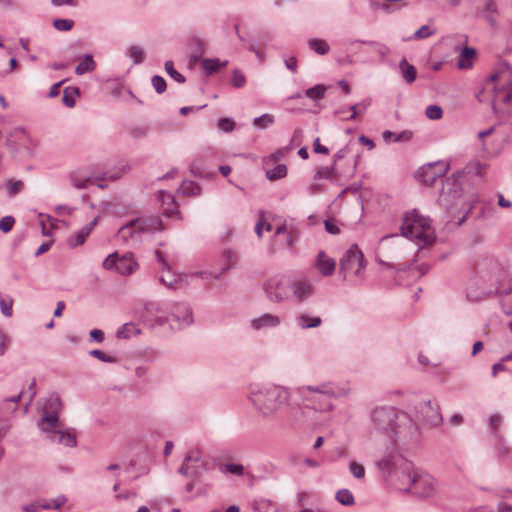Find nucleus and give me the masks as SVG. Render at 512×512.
I'll use <instances>...</instances> for the list:
<instances>
[{"mask_svg": "<svg viewBox=\"0 0 512 512\" xmlns=\"http://www.w3.org/2000/svg\"><path fill=\"white\" fill-rule=\"evenodd\" d=\"M415 414L414 422L436 427L442 424L443 417L439 405L432 400L421 401L417 403L412 410Z\"/></svg>", "mask_w": 512, "mask_h": 512, "instance_id": "9d476101", "label": "nucleus"}, {"mask_svg": "<svg viewBox=\"0 0 512 512\" xmlns=\"http://www.w3.org/2000/svg\"><path fill=\"white\" fill-rule=\"evenodd\" d=\"M400 230L402 236L416 241L418 245H428L435 240L430 219L416 209L404 214Z\"/></svg>", "mask_w": 512, "mask_h": 512, "instance_id": "39448f33", "label": "nucleus"}, {"mask_svg": "<svg viewBox=\"0 0 512 512\" xmlns=\"http://www.w3.org/2000/svg\"><path fill=\"white\" fill-rule=\"evenodd\" d=\"M223 468L225 473H230L237 476L244 475V466L241 464L227 463Z\"/></svg>", "mask_w": 512, "mask_h": 512, "instance_id": "8fccbe9b", "label": "nucleus"}, {"mask_svg": "<svg viewBox=\"0 0 512 512\" xmlns=\"http://www.w3.org/2000/svg\"><path fill=\"white\" fill-rule=\"evenodd\" d=\"M126 55L133 59L134 64H140L145 58V51L138 45H132L127 49Z\"/></svg>", "mask_w": 512, "mask_h": 512, "instance_id": "f704fd0d", "label": "nucleus"}, {"mask_svg": "<svg viewBox=\"0 0 512 512\" xmlns=\"http://www.w3.org/2000/svg\"><path fill=\"white\" fill-rule=\"evenodd\" d=\"M169 315L158 316L156 322L163 326L169 324L172 330H182L193 324V312L189 304L185 302H175L169 308Z\"/></svg>", "mask_w": 512, "mask_h": 512, "instance_id": "0eeeda50", "label": "nucleus"}, {"mask_svg": "<svg viewBox=\"0 0 512 512\" xmlns=\"http://www.w3.org/2000/svg\"><path fill=\"white\" fill-rule=\"evenodd\" d=\"M383 139L387 142L390 139L393 140V142H408L411 140L413 134L409 130H404L400 133H394L392 131L386 130L383 132Z\"/></svg>", "mask_w": 512, "mask_h": 512, "instance_id": "c85d7f7f", "label": "nucleus"}, {"mask_svg": "<svg viewBox=\"0 0 512 512\" xmlns=\"http://www.w3.org/2000/svg\"><path fill=\"white\" fill-rule=\"evenodd\" d=\"M231 82L235 88H242L246 84V78L241 71L235 69L232 73Z\"/></svg>", "mask_w": 512, "mask_h": 512, "instance_id": "09e8293b", "label": "nucleus"}, {"mask_svg": "<svg viewBox=\"0 0 512 512\" xmlns=\"http://www.w3.org/2000/svg\"><path fill=\"white\" fill-rule=\"evenodd\" d=\"M376 466L379 470H381L384 474H390L393 466L392 457L387 456L376 462Z\"/></svg>", "mask_w": 512, "mask_h": 512, "instance_id": "a18cd8bd", "label": "nucleus"}, {"mask_svg": "<svg viewBox=\"0 0 512 512\" xmlns=\"http://www.w3.org/2000/svg\"><path fill=\"white\" fill-rule=\"evenodd\" d=\"M290 280L289 279H281L279 281H269L265 284V291L267 297L272 302H282L291 297L290 291Z\"/></svg>", "mask_w": 512, "mask_h": 512, "instance_id": "ddd939ff", "label": "nucleus"}, {"mask_svg": "<svg viewBox=\"0 0 512 512\" xmlns=\"http://www.w3.org/2000/svg\"><path fill=\"white\" fill-rule=\"evenodd\" d=\"M11 344L10 337L0 329V357L4 356Z\"/></svg>", "mask_w": 512, "mask_h": 512, "instance_id": "3c124183", "label": "nucleus"}, {"mask_svg": "<svg viewBox=\"0 0 512 512\" xmlns=\"http://www.w3.org/2000/svg\"><path fill=\"white\" fill-rule=\"evenodd\" d=\"M140 234L141 233L138 232L136 223H133V220H131L118 230L116 238L123 244H130L131 242L137 243Z\"/></svg>", "mask_w": 512, "mask_h": 512, "instance_id": "2eb2a0df", "label": "nucleus"}, {"mask_svg": "<svg viewBox=\"0 0 512 512\" xmlns=\"http://www.w3.org/2000/svg\"><path fill=\"white\" fill-rule=\"evenodd\" d=\"M336 500L344 506H353L355 504V498L348 489H340L336 492Z\"/></svg>", "mask_w": 512, "mask_h": 512, "instance_id": "72a5a7b5", "label": "nucleus"}, {"mask_svg": "<svg viewBox=\"0 0 512 512\" xmlns=\"http://www.w3.org/2000/svg\"><path fill=\"white\" fill-rule=\"evenodd\" d=\"M290 289L291 296L299 303L306 301L315 293L314 285L306 277L290 280Z\"/></svg>", "mask_w": 512, "mask_h": 512, "instance_id": "4468645a", "label": "nucleus"}, {"mask_svg": "<svg viewBox=\"0 0 512 512\" xmlns=\"http://www.w3.org/2000/svg\"><path fill=\"white\" fill-rule=\"evenodd\" d=\"M152 86L154 87L155 91L158 93V94H162L163 92H165L166 90V81L164 80L163 77L159 76V75H155L152 77Z\"/></svg>", "mask_w": 512, "mask_h": 512, "instance_id": "603ef678", "label": "nucleus"}, {"mask_svg": "<svg viewBox=\"0 0 512 512\" xmlns=\"http://www.w3.org/2000/svg\"><path fill=\"white\" fill-rule=\"evenodd\" d=\"M65 81L66 80H61L58 83L53 84L49 89L48 96L51 98L58 96L60 93L59 89Z\"/></svg>", "mask_w": 512, "mask_h": 512, "instance_id": "69168bd1", "label": "nucleus"}, {"mask_svg": "<svg viewBox=\"0 0 512 512\" xmlns=\"http://www.w3.org/2000/svg\"><path fill=\"white\" fill-rule=\"evenodd\" d=\"M50 509L51 508V505L50 503H46V502H32V503H29V504H25L22 506V510L24 512H38L40 509Z\"/></svg>", "mask_w": 512, "mask_h": 512, "instance_id": "de8ad7c7", "label": "nucleus"}, {"mask_svg": "<svg viewBox=\"0 0 512 512\" xmlns=\"http://www.w3.org/2000/svg\"><path fill=\"white\" fill-rule=\"evenodd\" d=\"M90 337L98 343L104 341V333L100 329H93L89 333Z\"/></svg>", "mask_w": 512, "mask_h": 512, "instance_id": "774afa93", "label": "nucleus"}, {"mask_svg": "<svg viewBox=\"0 0 512 512\" xmlns=\"http://www.w3.org/2000/svg\"><path fill=\"white\" fill-rule=\"evenodd\" d=\"M350 472L357 479H362L365 476V469L363 465L352 461L349 465Z\"/></svg>", "mask_w": 512, "mask_h": 512, "instance_id": "5fc2aeb1", "label": "nucleus"}, {"mask_svg": "<svg viewBox=\"0 0 512 512\" xmlns=\"http://www.w3.org/2000/svg\"><path fill=\"white\" fill-rule=\"evenodd\" d=\"M484 1V8L483 11L486 14H497L498 9L496 2L494 0H483Z\"/></svg>", "mask_w": 512, "mask_h": 512, "instance_id": "680f3d73", "label": "nucleus"}, {"mask_svg": "<svg viewBox=\"0 0 512 512\" xmlns=\"http://www.w3.org/2000/svg\"><path fill=\"white\" fill-rule=\"evenodd\" d=\"M118 253L114 252L107 256V258L103 261V267L106 270H112L115 269L117 271V264H118Z\"/></svg>", "mask_w": 512, "mask_h": 512, "instance_id": "864d4df0", "label": "nucleus"}, {"mask_svg": "<svg viewBox=\"0 0 512 512\" xmlns=\"http://www.w3.org/2000/svg\"><path fill=\"white\" fill-rule=\"evenodd\" d=\"M326 88L323 85H315L306 90V95L312 100H319L324 96Z\"/></svg>", "mask_w": 512, "mask_h": 512, "instance_id": "a19ab883", "label": "nucleus"}, {"mask_svg": "<svg viewBox=\"0 0 512 512\" xmlns=\"http://www.w3.org/2000/svg\"><path fill=\"white\" fill-rule=\"evenodd\" d=\"M224 257L226 259V265L224 267H222L221 273H225L226 271L232 269L233 267H235L236 263L238 262L237 255L231 251H226L224 254Z\"/></svg>", "mask_w": 512, "mask_h": 512, "instance_id": "49530a36", "label": "nucleus"}, {"mask_svg": "<svg viewBox=\"0 0 512 512\" xmlns=\"http://www.w3.org/2000/svg\"><path fill=\"white\" fill-rule=\"evenodd\" d=\"M15 219L12 216H5L0 219V230L4 233H8L12 230Z\"/></svg>", "mask_w": 512, "mask_h": 512, "instance_id": "6e6d98bb", "label": "nucleus"}, {"mask_svg": "<svg viewBox=\"0 0 512 512\" xmlns=\"http://www.w3.org/2000/svg\"><path fill=\"white\" fill-rule=\"evenodd\" d=\"M98 218H94L89 224L80 229L75 235L68 238V244L70 247H77L82 245L89 234L92 232L94 227L97 225Z\"/></svg>", "mask_w": 512, "mask_h": 512, "instance_id": "aec40b11", "label": "nucleus"}, {"mask_svg": "<svg viewBox=\"0 0 512 512\" xmlns=\"http://www.w3.org/2000/svg\"><path fill=\"white\" fill-rule=\"evenodd\" d=\"M61 401L58 396H51L47 399L42 415L37 421L38 429L47 434L48 437L55 434L63 424L59 420V409Z\"/></svg>", "mask_w": 512, "mask_h": 512, "instance_id": "6e6552de", "label": "nucleus"}, {"mask_svg": "<svg viewBox=\"0 0 512 512\" xmlns=\"http://www.w3.org/2000/svg\"><path fill=\"white\" fill-rule=\"evenodd\" d=\"M140 333V330L133 323H125L116 332L119 339H128L133 335Z\"/></svg>", "mask_w": 512, "mask_h": 512, "instance_id": "473e14b6", "label": "nucleus"}, {"mask_svg": "<svg viewBox=\"0 0 512 512\" xmlns=\"http://www.w3.org/2000/svg\"><path fill=\"white\" fill-rule=\"evenodd\" d=\"M324 224L328 233L336 235L340 232L339 228L332 220H326Z\"/></svg>", "mask_w": 512, "mask_h": 512, "instance_id": "338daca9", "label": "nucleus"}, {"mask_svg": "<svg viewBox=\"0 0 512 512\" xmlns=\"http://www.w3.org/2000/svg\"><path fill=\"white\" fill-rule=\"evenodd\" d=\"M434 34V31L428 25L421 26L418 30H416L413 34L414 39H425Z\"/></svg>", "mask_w": 512, "mask_h": 512, "instance_id": "4d7b16f0", "label": "nucleus"}, {"mask_svg": "<svg viewBox=\"0 0 512 512\" xmlns=\"http://www.w3.org/2000/svg\"><path fill=\"white\" fill-rule=\"evenodd\" d=\"M80 95V90L78 87H66L63 90V104L68 108H73L76 104V96Z\"/></svg>", "mask_w": 512, "mask_h": 512, "instance_id": "c756f323", "label": "nucleus"}, {"mask_svg": "<svg viewBox=\"0 0 512 512\" xmlns=\"http://www.w3.org/2000/svg\"><path fill=\"white\" fill-rule=\"evenodd\" d=\"M449 170V164L444 161L429 163L417 171L420 182L427 186L433 185L438 178L443 177Z\"/></svg>", "mask_w": 512, "mask_h": 512, "instance_id": "f8f14e48", "label": "nucleus"}, {"mask_svg": "<svg viewBox=\"0 0 512 512\" xmlns=\"http://www.w3.org/2000/svg\"><path fill=\"white\" fill-rule=\"evenodd\" d=\"M179 191L187 196H199L201 194V186L193 181L185 180L180 185Z\"/></svg>", "mask_w": 512, "mask_h": 512, "instance_id": "7c9ffc66", "label": "nucleus"}, {"mask_svg": "<svg viewBox=\"0 0 512 512\" xmlns=\"http://www.w3.org/2000/svg\"><path fill=\"white\" fill-rule=\"evenodd\" d=\"M285 66L292 73H296L297 72V67H298L297 58L292 56V57H289V58L285 59Z\"/></svg>", "mask_w": 512, "mask_h": 512, "instance_id": "e2e57ef3", "label": "nucleus"}, {"mask_svg": "<svg viewBox=\"0 0 512 512\" xmlns=\"http://www.w3.org/2000/svg\"><path fill=\"white\" fill-rule=\"evenodd\" d=\"M425 115L431 120H439L443 116V110L438 105H429L426 107Z\"/></svg>", "mask_w": 512, "mask_h": 512, "instance_id": "79ce46f5", "label": "nucleus"}, {"mask_svg": "<svg viewBox=\"0 0 512 512\" xmlns=\"http://www.w3.org/2000/svg\"><path fill=\"white\" fill-rule=\"evenodd\" d=\"M499 103L512 105V81L504 88L495 91L492 104L495 107Z\"/></svg>", "mask_w": 512, "mask_h": 512, "instance_id": "5701e85b", "label": "nucleus"}, {"mask_svg": "<svg viewBox=\"0 0 512 512\" xmlns=\"http://www.w3.org/2000/svg\"><path fill=\"white\" fill-rule=\"evenodd\" d=\"M348 386H341L337 383L326 381L316 385H304L300 393L304 399L310 402L315 410L327 412L334 410L332 399H339L350 394Z\"/></svg>", "mask_w": 512, "mask_h": 512, "instance_id": "20e7f679", "label": "nucleus"}, {"mask_svg": "<svg viewBox=\"0 0 512 512\" xmlns=\"http://www.w3.org/2000/svg\"><path fill=\"white\" fill-rule=\"evenodd\" d=\"M313 149H314L315 153L326 154V155L329 153V149L320 144L319 138L315 139V141L313 143Z\"/></svg>", "mask_w": 512, "mask_h": 512, "instance_id": "0e129e2a", "label": "nucleus"}, {"mask_svg": "<svg viewBox=\"0 0 512 512\" xmlns=\"http://www.w3.org/2000/svg\"><path fill=\"white\" fill-rule=\"evenodd\" d=\"M315 266L323 276H331L335 271L336 262L333 258L328 257L324 251H319Z\"/></svg>", "mask_w": 512, "mask_h": 512, "instance_id": "a211bd4d", "label": "nucleus"}, {"mask_svg": "<svg viewBox=\"0 0 512 512\" xmlns=\"http://www.w3.org/2000/svg\"><path fill=\"white\" fill-rule=\"evenodd\" d=\"M294 321L297 327L303 330L316 328L322 324V319L319 316H310L306 312L297 313Z\"/></svg>", "mask_w": 512, "mask_h": 512, "instance_id": "6ab92c4d", "label": "nucleus"}, {"mask_svg": "<svg viewBox=\"0 0 512 512\" xmlns=\"http://www.w3.org/2000/svg\"><path fill=\"white\" fill-rule=\"evenodd\" d=\"M133 223H136L138 232H155L163 229L162 220L157 216L140 217L133 219Z\"/></svg>", "mask_w": 512, "mask_h": 512, "instance_id": "dca6fc26", "label": "nucleus"}, {"mask_svg": "<svg viewBox=\"0 0 512 512\" xmlns=\"http://www.w3.org/2000/svg\"><path fill=\"white\" fill-rule=\"evenodd\" d=\"M281 319L279 316L265 313L257 318L251 320L250 324L254 330H263L268 328H275L279 326Z\"/></svg>", "mask_w": 512, "mask_h": 512, "instance_id": "f3484780", "label": "nucleus"}, {"mask_svg": "<svg viewBox=\"0 0 512 512\" xmlns=\"http://www.w3.org/2000/svg\"><path fill=\"white\" fill-rule=\"evenodd\" d=\"M49 440L67 447H75L77 445L76 435L70 430L64 429L63 426L55 434L49 436Z\"/></svg>", "mask_w": 512, "mask_h": 512, "instance_id": "412c9836", "label": "nucleus"}, {"mask_svg": "<svg viewBox=\"0 0 512 512\" xmlns=\"http://www.w3.org/2000/svg\"><path fill=\"white\" fill-rule=\"evenodd\" d=\"M463 176L464 172H457L447 177L438 198L439 205L449 215V221L456 219L458 215H462L456 222L458 226L465 221L467 214L472 209L471 203L466 200L462 193L461 179Z\"/></svg>", "mask_w": 512, "mask_h": 512, "instance_id": "f03ea898", "label": "nucleus"}, {"mask_svg": "<svg viewBox=\"0 0 512 512\" xmlns=\"http://www.w3.org/2000/svg\"><path fill=\"white\" fill-rule=\"evenodd\" d=\"M235 122L230 118H222L218 121V127L224 132H231L234 129Z\"/></svg>", "mask_w": 512, "mask_h": 512, "instance_id": "bf43d9fd", "label": "nucleus"}, {"mask_svg": "<svg viewBox=\"0 0 512 512\" xmlns=\"http://www.w3.org/2000/svg\"><path fill=\"white\" fill-rule=\"evenodd\" d=\"M409 480V487L404 489L406 493H411L418 498H431L438 491L437 480L430 474L419 470L406 468Z\"/></svg>", "mask_w": 512, "mask_h": 512, "instance_id": "423d86ee", "label": "nucleus"}, {"mask_svg": "<svg viewBox=\"0 0 512 512\" xmlns=\"http://www.w3.org/2000/svg\"><path fill=\"white\" fill-rule=\"evenodd\" d=\"M365 265L364 255L356 246H352L348 249L339 262L341 273H353L357 276L364 270Z\"/></svg>", "mask_w": 512, "mask_h": 512, "instance_id": "9b49d317", "label": "nucleus"}, {"mask_svg": "<svg viewBox=\"0 0 512 512\" xmlns=\"http://www.w3.org/2000/svg\"><path fill=\"white\" fill-rule=\"evenodd\" d=\"M5 188L9 197H14L23 190L24 182L22 180L10 179L5 183Z\"/></svg>", "mask_w": 512, "mask_h": 512, "instance_id": "e433bc0d", "label": "nucleus"}, {"mask_svg": "<svg viewBox=\"0 0 512 512\" xmlns=\"http://www.w3.org/2000/svg\"><path fill=\"white\" fill-rule=\"evenodd\" d=\"M89 355L105 363H117V358L104 353L99 349H94L89 352Z\"/></svg>", "mask_w": 512, "mask_h": 512, "instance_id": "ea45409f", "label": "nucleus"}, {"mask_svg": "<svg viewBox=\"0 0 512 512\" xmlns=\"http://www.w3.org/2000/svg\"><path fill=\"white\" fill-rule=\"evenodd\" d=\"M476 57V50L472 47H464L460 51L457 66L459 69H468L472 67L473 60Z\"/></svg>", "mask_w": 512, "mask_h": 512, "instance_id": "b1692460", "label": "nucleus"}, {"mask_svg": "<svg viewBox=\"0 0 512 512\" xmlns=\"http://www.w3.org/2000/svg\"><path fill=\"white\" fill-rule=\"evenodd\" d=\"M356 43L367 44V45H370L371 47H373L375 49L376 53L380 56L381 60H384L386 58V56L390 53V49L388 46H386L383 43L377 42V41H366V40H359V39L349 41L350 45H353Z\"/></svg>", "mask_w": 512, "mask_h": 512, "instance_id": "393cba45", "label": "nucleus"}, {"mask_svg": "<svg viewBox=\"0 0 512 512\" xmlns=\"http://www.w3.org/2000/svg\"><path fill=\"white\" fill-rule=\"evenodd\" d=\"M53 26L58 31H70L74 26V21L71 19H55Z\"/></svg>", "mask_w": 512, "mask_h": 512, "instance_id": "37998d69", "label": "nucleus"}, {"mask_svg": "<svg viewBox=\"0 0 512 512\" xmlns=\"http://www.w3.org/2000/svg\"><path fill=\"white\" fill-rule=\"evenodd\" d=\"M137 267L138 265L133 259V255L131 253L125 254L122 257H118L117 272L120 274H132L137 269Z\"/></svg>", "mask_w": 512, "mask_h": 512, "instance_id": "4be33fe9", "label": "nucleus"}, {"mask_svg": "<svg viewBox=\"0 0 512 512\" xmlns=\"http://www.w3.org/2000/svg\"><path fill=\"white\" fill-rule=\"evenodd\" d=\"M501 422H502V418H501V416L499 414L491 415L490 418H489V422H488L490 430L493 433H496L497 429L501 425Z\"/></svg>", "mask_w": 512, "mask_h": 512, "instance_id": "052dcab7", "label": "nucleus"}, {"mask_svg": "<svg viewBox=\"0 0 512 512\" xmlns=\"http://www.w3.org/2000/svg\"><path fill=\"white\" fill-rule=\"evenodd\" d=\"M96 68V62L93 59L91 54H86L81 63H79L75 68V73L77 75H83L88 72L94 71Z\"/></svg>", "mask_w": 512, "mask_h": 512, "instance_id": "cd10ccee", "label": "nucleus"}, {"mask_svg": "<svg viewBox=\"0 0 512 512\" xmlns=\"http://www.w3.org/2000/svg\"><path fill=\"white\" fill-rule=\"evenodd\" d=\"M335 166L332 164L330 167H321L314 175V179H331L334 175Z\"/></svg>", "mask_w": 512, "mask_h": 512, "instance_id": "c03bdc74", "label": "nucleus"}, {"mask_svg": "<svg viewBox=\"0 0 512 512\" xmlns=\"http://www.w3.org/2000/svg\"><path fill=\"white\" fill-rule=\"evenodd\" d=\"M166 272L167 275L163 274L160 276V282L169 288H173L174 285L178 282L179 278L176 275L170 274V270Z\"/></svg>", "mask_w": 512, "mask_h": 512, "instance_id": "13d9d810", "label": "nucleus"}, {"mask_svg": "<svg viewBox=\"0 0 512 512\" xmlns=\"http://www.w3.org/2000/svg\"><path fill=\"white\" fill-rule=\"evenodd\" d=\"M399 68L401 70L403 79L408 84H411L415 81L417 75L416 68L409 64L405 58L399 62Z\"/></svg>", "mask_w": 512, "mask_h": 512, "instance_id": "a878e982", "label": "nucleus"}, {"mask_svg": "<svg viewBox=\"0 0 512 512\" xmlns=\"http://www.w3.org/2000/svg\"><path fill=\"white\" fill-rule=\"evenodd\" d=\"M249 399L262 416L269 417L289 404L290 392L279 385L255 386L250 391Z\"/></svg>", "mask_w": 512, "mask_h": 512, "instance_id": "7ed1b4c3", "label": "nucleus"}, {"mask_svg": "<svg viewBox=\"0 0 512 512\" xmlns=\"http://www.w3.org/2000/svg\"><path fill=\"white\" fill-rule=\"evenodd\" d=\"M207 470L208 460L201 451L195 449L186 454L182 465L178 468V473L189 479L197 480Z\"/></svg>", "mask_w": 512, "mask_h": 512, "instance_id": "1a4fd4ad", "label": "nucleus"}, {"mask_svg": "<svg viewBox=\"0 0 512 512\" xmlns=\"http://www.w3.org/2000/svg\"><path fill=\"white\" fill-rule=\"evenodd\" d=\"M370 420L374 430L384 433L394 442L407 444L418 438V424L408 412L397 411L391 406H380L371 411Z\"/></svg>", "mask_w": 512, "mask_h": 512, "instance_id": "f257e3e1", "label": "nucleus"}, {"mask_svg": "<svg viewBox=\"0 0 512 512\" xmlns=\"http://www.w3.org/2000/svg\"><path fill=\"white\" fill-rule=\"evenodd\" d=\"M287 175V167L285 164H278L273 169L266 171V177L271 180H279Z\"/></svg>", "mask_w": 512, "mask_h": 512, "instance_id": "c9c22d12", "label": "nucleus"}, {"mask_svg": "<svg viewBox=\"0 0 512 512\" xmlns=\"http://www.w3.org/2000/svg\"><path fill=\"white\" fill-rule=\"evenodd\" d=\"M275 122V117L272 114H263L254 118L253 125L258 129H266Z\"/></svg>", "mask_w": 512, "mask_h": 512, "instance_id": "4c0bfd02", "label": "nucleus"}, {"mask_svg": "<svg viewBox=\"0 0 512 512\" xmlns=\"http://www.w3.org/2000/svg\"><path fill=\"white\" fill-rule=\"evenodd\" d=\"M227 65V61L221 62L218 58H206L203 59L201 62V66L203 70L205 71L206 75H211L217 70H219L221 67H224Z\"/></svg>", "mask_w": 512, "mask_h": 512, "instance_id": "bb28decb", "label": "nucleus"}, {"mask_svg": "<svg viewBox=\"0 0 512 512\" xmlns=\"http://www.w3.org/2000/svg\"><path fill=\"white\" fill-rule=\"evenodd\" d=\"M308 46L318 55H326L330 49L329 44L325 40L318 38L310 39L308 41Z\"/></svg>", "mask_w": 512, "mask_h": 512, "instance_id": "2f4dec72", "label": "nucleus"}, {"mask_svg": "<svg viewBox=\"0 0 512 512\" xmlns=\"http://www.w3.org/2000/svg\"><path fill=\"white\" fill-rule=\"evenodd\" d=\"M165 70H166L167 74L171 78H173L176 82H178V83L185 82V77L174 68V64L172 61L169 60V61L165 62Z\"/></svg>", "mask_w": 512, "mask_h": 512, "instance_id": "58836bf2", "label": "nucleus"}]
</instances>
